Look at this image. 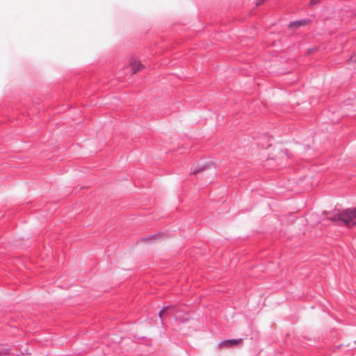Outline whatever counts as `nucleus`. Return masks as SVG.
Segmentation results:
<instances>
[{
  "mask_svg": "<svg viewBox=\"0 0 356 356\" xmlns=\"http://www.w3.org/2000/svg\"><path fill=\"white\" fill-rule=\"evenodd\" d=\"M10 354V349L0 348V356H7Z\"/></svg>",
  "mask_w": 356,
  "mask_h": 356,
  "instance_id": "7",
  "label": "nucleus"
},
{
  "mask_svg": "<svg viewBox=\"0 0 356 356\" xmlns=\"http://www.w3.org/2000/svg\"><path fill=\"white\" fill-rule=\"evenodd\" d=\"M242 339H225L218 344L219 347H233L241 341Z\"/></svg>",
  "mask_w": 356,
  "mask_h": 356,
  "instance_id": "4",
  "label": "nucleus"
},
{
  "mask_svg": "<svg viewBox=\"0 0 356 356\" xmlns=\"http://www.w3.org/2000/svg\"><path fill=\"white\" fill-rule=\"evenodd\" d=\"M321 2V0H311L309 3V5L310 6H313L314 5H316Z\"/></svg>",
  "mask_w": 356,
  "mask_h": 356,
  "instance_id": "9",
  "label": "nucleus"
},
{
  "mask_svg": "<svg viewBox=\"0 0 356 356\" xmlns=\"http://www.w3.org/2000/svg\"><path fill=\"white\" fill-rule=\"evenodd\" d=\"M343 346V344H339L337 346H336V348H339L340 347Z\"/></svg>",
  "mask_w": 356,
  "mask_h": 356,
  "instance_id": "11",
  "label": "nucleus"
},
{
  "mask_svg": "<svg viewBox=\"0 0 356 356\" xmlns=\"http://www.w3.org/2000/svg\"><path fill=\"white\" fill-rule=\"evenodd\" d=\"M312 20L309 18H304L289 22L288 26L291 29H298L300 26H305L310 24Z\"/></svg>",
  "mask_w": 356,
  "mask_h": 356,
  "instance_id": "3",
  "label": "nucleus"
},
{
  "mask_svg": "<svg viewBox=\"0 0 356 356\" xmlns=\"http://www.w3.org/2000/svg\"><path fill=\"white\" fill-rule=\"evenodd\" d=\"M266 1V0H257L255 5H256V6H259L261 5Z\"/></svg>",
  "mask_w": 356,
  "mask_h": 356,
  "instance_id": "10",
  "label": "nucleus"
},
{
  "mask_svg": "<svg viewBox=\"0 0 356 356\" xmlns=\"http://www.w3.org/2000/svg\"><path fill=\"white\" fill-rule=\"evenodd\" d=\"M169 307V306H165V307H163L162 309L159 311V316L161 319V321L162 322L163 321V314L165 312V310Z\"/></svg>",
  "mask_w": 356,
  "mask_h": 356,
  "instance_id": "8",
  "label": "nucleus"
},
{
  "mask_svg": "<svg viewBox=\"0 0 356 356\" xmlns=\"http://www.w3.org/2000/svg\"><path fill=\"white\" fill-rule=\"evenodd\" d=\"M161 236H163V234H161V233H157V234H154L152 235L145 236V237L142 238L140 240H141V241H149L152 238L157 239L159 237H161Z\"/></svg>",
  "mask_w": 356,
  "mask_h": 356,
  "instance_id": "6",
  "label": "nucleus"
},
{
  "mask_svg": "<svg viewBox=\"0 0 356 356\" xmlns=\"http://www.w3.org/2000/svg\"><path fill=\"white\" fill-rule=\"evenodd\" d=\"M191 173L195 175L200 172H203L207 170H212L213 176H216V170L214 163L210 161H201V163H198L196 166H193L191 168Z\"/></svg>",
  "mask_w": 356,
  "mask_h": 356,
  "instance_id": "2",
  "label": "nucleus"
},
{
  "mask_svg": "<svg viewBox=\"0 0 356 356\" xmlns=\"http://www.w3.org/2000/svg\"><path fill=\"white\" fill-rule=\"evenodd\" d=\"M354 348H355V346H353V347H350V349H354Z\"/></svg>",
  "mask_w": 356,
  "mask_h": 356,
  "instance_id": "13",
  "label": "nucleus"
},
{
  "mask_svg": "<svg viewBox=\"0 0 356 356\" xmlns=\"http://www.w3.org/2000/svg\"><path fill=\"white\" fill-rule=\"evenodd\" d=\"M269 146H270V145H268V146L266 147V148L269 147ZM263 147H264V148H266L265 145H263Z\"/></svg>",
  "mask_w": 356,
  "mask_h": 356,
  "instance_id": "12",
  "label": "nucleus"
},
{
  "mask_svg": "<svg viewBox=\"0 0 356 356\" xmlns=\"http://www.w3.org/2000/svg\"><path fill=\"white\" fill-rule=\"evenodd\" d=\"M331 220L334 222L340 221L347 227H354L356 226V209H343L334 214Z\"/></svg>",
  "mask_w": 356,
  "mask_h": 356,
  "instance_id": "1",
  "label": "nucleus"
},
{
  "mask_svg": "<svg viewBox=\"0 0 356 356\" xmlns=\"http://www.w3.org/2000/svg\"><path fill=\"white\" fill-rule=\"evenodd\" d=\"M145 66L138 60H135L130 65V72L131 75L136 74L137 72L142 70Z\"/></svg>",
  "mask_w": 356,
  "mask_h": 356,
  "instance_id": "5",
  "label": "nucleus"
}]
</instances>
